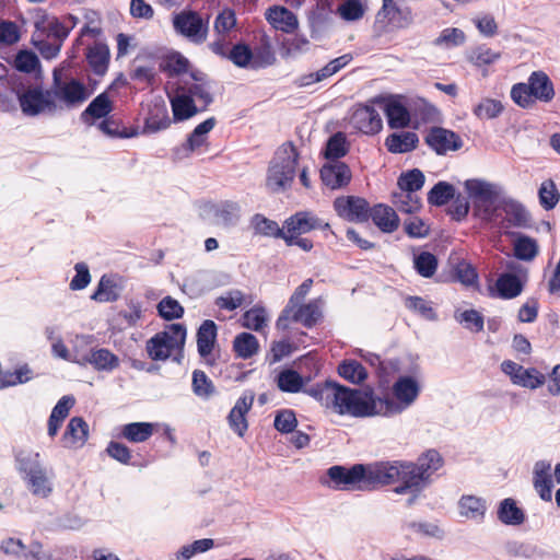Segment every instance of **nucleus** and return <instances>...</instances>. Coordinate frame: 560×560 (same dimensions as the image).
<instances>
[{
    "label": "nucleus",
    "instance_id": "f257e3e1",
    "mask_svg": "<svg viewBox=\"0 0 560 560\" xmlns=\"http://www.w3.org/2000/svg\"><path fill=\"white\" fill-rule=\"evenodd\" d=\"M420 383L413 376H399L384 398L347 388L335 382H326L307 393L323 407L338 415L353 417H392L411 407L420 394Z\"/></svg>",
    "mask_w": 560,
    "mask_h": 560
},
{
    "label": "nucleus",
    "instance_id": "f03ea898",
    "mask_svg": "<svg viewBox=\"0 0 560 560\" xmlns=\"http://www.w3.org/2000/svg\"><path fill=\"white\" fill-rule=\"evenodd\" d=\"M472 205V214L483 222H493L500 209L502 188L482 179H467L464 184Z\"/></svg>",
    "mask_w": 560,
    "mask_h": 560
},
{
    "label": "nucleus",
    "instance_id": "7ed1b4c3",
    "mask_svg": "<svg viewBox=\"0 0 560 560\" xmlns=\"http://www.w3.org/2000/svg\"><path fill=\"white\" fill-rule=\"evenodd\" d=\"M299 153L291 143L282 144L276 152L267 175V187L275 192L289 188L295 177Z\"/></svg>",
    "mask_w": 560,
    "mask_h": 560
},
{
    "label": "nucleus",
    "instance_id": "20e7f679",
    "mask_svg": "<svg viewBox=\"0 0 560 560\" xmlns=\"http://www.w3.org/2000/svg\"><path fill=\"white\" fill-rule=\"evenodd\" d=\"M186 328L182 324H172L147 342L149 357L164 361L173 354H179L186 340Z\"/></svg>",
    "mask_w": 560,
    "mask_h": 560
},
{
    "label": "nucleus",
    "instance_id": "39448f33",
    "mask_svg": "<svg viewBox=\"0 0 560 560\" xmlns=\"http://www.w3.org/2000/svg\"><path fill=\"white\" fill-rule=\"evenodd\" d=\"M19 470L23 474L28 490L39 498H47L52 492L54 472L46 467L38 453L19 460Z\"/></svg>",
    "mask_w": 560,
    "mask_h": 560
},
{
    "label": "nucleus",
    "instance_id": "423d86ee",
    "mask_svg": "<svg viewBox=\"0 0 560 560\" xmlns=\"http://www.w3.org/2000/svg\"><path fill=\"white\" fill-rule=\"evenodd\" d=\"M408 464L411 466L408 469L410 470L408 481H406V486L395 487L393 490L395 493H401L408 489L423 490L431 476L442 467L443 459L436 451L430 450L423 453L417 463L408 462Z\"/></svg>",
    "mask_w": 560,
    "mask_h": 560
},
{
    "label": "nucleus",
    "instance_id": "0eeeda50",
    "mask_svg": "<svg viewBox=\"0 0 560 560\" xmlns=\"http://www.w3.org/2000/svg\"><path fill=\"white\" fill-rule=\"evenodd\" d=\"M411 466L408 462L394 460L382 462L366 466L368 487L375 485H390L400 482L399 486H406Z\"/></svg>",
    "mask_w": 560,
    "mask_h": 560
},
{
    "label": "nucleus",
    "instance_id": "6e6552de",
    "mask_svg": "<svg viewBox=\"0 0 560 560\" xmlns=\"http://www.w3.org/2000/svg\"><path fill=\"white\" fill-rule=\"evenodd\" d=\"M54 89L51 94L54 95V100L57 103L59 101L66 107L72 108L81 105L85 102L90 93L86 86L77 79H61V74L59 70H54Z\"/></svg>",
    "mask_w": 560,
    "mask_h": 560
},
{
    "label": "nucleus",
    "instance_id": "1a4fd4ad",
    "mask_svg": "<svg viewBox=\"0 0 560 560\" xmlns=\"http://www.w3.org/2000/svg\"><path fill=\"white\" fill-rule=\"evenodd\" d=\"M18 100L23 114L27 116L51 114L58 108L51 91L38 86L27 88L19 92Z\"/></svg>",
    "mask_w": 560,
    "mask_h": 560
},
{
    "label": "nucleus",
    "instance_id": "9d476101",
    "mask_svg": "<svg viewBox=\"0 0 560 560\" xmlns=\"http://www.w3.org/2000/svg\"><path fill=\"white\" fill-rule=\"evenodd\" d=\"M322 306L319 300H312L308 303H301L288 312L284 307L277 320L279 329H288L291 322L301 323L305 327L314 326L322 317Z\"/></svg>",
    "mask_w": 560,
    "mask_h": 560
},
{
    "label": "nucleus",
    "instance_id": "9b49d317",
    "mask_svg": "<svg viewBox=\"0 0 560 560\" xmlns=\"http://www.w3.org/2000/svg\"><path fill=\"white\" fill-rule=\"evenodd\" d=\"M328 476L335 487L342 490L368 489L366 466L354 465L351 468L332 466L328 469Z\"/></svg>",
    "mask_w": 560,
    "mask_h": 560
},
{
    "label": "nucleus",
    "instance_id": "f8f14e48",
    "mask_svg": "<svg viewBox=\"0 0 560 560\" xmlns=\"http://www.w3.org/2000/svg\"><path fill=\"white\" fill-rule=\"evenodd\" d=\"M349 126L364 135H376L383 128L380 113L370 105L352 107L348 116Z\"/></svg>",
    "mask_w": 560,
    "mask_h": 560
},
{
    "label": "nucleus",
    "instance_id": "ddd939ff",
    "mask_svg": "<svg viewBox=\"0 0 560 560\" xmlns=\"http://www.w3.org/2000/svg\"><path fill=\"white\" fill-rule=\"evenodd\" d=\"M501 370L509 375L514 385L536 389L546 382L545 375L535 368L525 369L523 365L505 360L501 363Z\"/></svg>",
    "mask_w": 560,
    "mask_h": 560
},
{
    "label": "nucleus",
    "instance_id": "4468645a",
    "mask_svg": "<svg viewBox=\"0 0 560 560\" xmlns=\"http://www.w3.org/2000/svg\"><path fill=\"white\" fill-rule=\"evenodd\" d=\"M173 25L176 32L194 42H203L206 39L207 25L197 12L182 11L175 14Z\"/></svg>",
    "mask_w": 560,
    "mask_h": 560
},
{
    "label": "nucleus",
    "instance_id": "2eb2a0df",
    "mask_svg": "<svg viewBox=\"0 0 560 560\" xmlns=\"http://www.w3.org/2000/svg\"><path fill=\"white\" fill-rule=\"evenodd\" d=\"M328 223H323L310 212H298L285 220L283 225V240L292 241L296 235H302L316 229H326Z\"/></svg>",
    "mask_w": 560,
    "mask_h": 560
},
{
    "label": "nucleus",
    "instance_id": "dca6fc26",
    "mask_svg": "<svg viewBox=\"0 0 560 560\" xmlns=\"http://www.w3.org/2000/svg\"><path fill=\"white\" fill-rule=\"evenodd\" d=\"M180 86L191 95L200 110L206 109L213 101L212 83L202 73H192Z\"/></svg>",
    "mask_w": 560,
    "mask_h": 560
},
{
    "label": "nucleus",
    "instance_id": "f3484780",
    "mask_svg": "<svg viewBox=\"0 0 560 560\" xmlns=\"http://www.w3.org/2000/svg\"><path fill=\"white\" fill-rule=\"evenodd\" d=\"M334 208L339 217L354 222H364L369 218V203L360 197L342 196L336 198Z\"/></svg>",
    "mask_w": 560,
    "mask_h": 560
},
{
    "label": "nucleus",
    "instance_id": "a211bd4d",
    "mask_svg": "<svg viewBox=\"0 0 560 560\" xmlns=\"http://www.w3.org/2000/svg\"><path fill=\"white\" fill-rule=\"evenodd\" d=\"M425 142L440 155L457 151L463 145V141L457 133L442 127L431 128L425 137Z\"/></svg>",
    "mask_w": 560,
    "mask_h": 560
},
{
    "label": "nucleus",
    "instance_id": "6ab92c4d",
    "mask_svg": "<svg viewBox=\"0 0 560 560\" xmlns=\"http://www.w3.org/2000/svg\"><path fill=\"white\" fill-rule=\"evenodd\" d=\"M323 184L329 189H341L349 185L352 178L350 167L339 161L327 162L320 168Z\"/></svg>",
    "mask_w": 560,
    "mask_h": 560
},
{
    "label": "nucleus",
    "instance_id": "aec40b11",
    "mask_svg": "<svg viewBox=\"0 0 560 560\" xmlns=\"http://www.w3.org/2000/svg\"><path fill=\"white\" fill-rule=\"evenodd\" d=\"M351 61H352L351 54H345L340 57H337V58L330 60L327 65H325L319 70L301 75L296 81L298 85L301 88H305V86H310L314 83L322 82V81L332 77L337 72H339Z\"/></svg>",
    "mask_w": 560,
    "mask_h": 560
},
{
    "label": "nucleus",
    "instance_id": "412c9836",
    "mask_svg": "<svg viewBox=\"0 0 560 560\" xmlns=\"http://www.w3.org/2000/svg\"><path fill=\"white\" fill-rule=\"evenodd\" d=\"M170 126L171 118L165 103L162 100L154 101L149 106V113L140 135L155 133L167 129Z\"/></svg>",
    "mask_w": 560,
    "mask_h": 560
},
{
    "label": "nucleus",
    "instance_id": "4be33fe9",
    "mask_svg": "<svg viewBox=\"0 0 560 560\" xmlns=\"http://www.w3.org/2000/svg\"><path fill=\"white\" fill-rule=\"evenodd\" d=\"M119 358L106 348L90 349V353H82L81 366L92 365L96 371L110 372L119 366Z\"/></svg>",
    "mask_w": 560,
    "mask_h": 560
},
{
    "label": "nucleus",
    "instance_id": "5701e85b",
    "mask_svg": "<svg viewBox=\"0 0 560 560\" xmlns=\"http://www.w3.org/2000/svg\"><path fill=\"white\" fill-rule=\"evenodd\" d=\"M533 485L540 499L551 501L552 499V475L551 463L547 460H538L533 469Z\"/></svg>",
    "mask_w": 560,
    "mask_h": 560
},
{
    "label": "nucleus",
    "instance_id": "b1692460",
    "mask_svg": "<svg viewBox=\"0 0 560 560\" xmlns=\"http://www.w3.org/2000/svg\"><path fill=\"white\" fill-rule=\"evenodd\" d=\"M384 112L392 129L405 128L410 122V114L401 96H390L384 101Z\"/></svg>",
    "mask_w": 560,
    "mask_h": 560
},
{
    "label": "nucleus",
    "instance_id": "393cba45",
    "mask_svg": "<svg viewBox=\"0 0 560 560\" xmlns=\"http://www.w3.org/2000/svg\"><path fill=\"white\" fill-rule=\"evenodd\" d=\"M253 402L254 396L245 394L236 400L229 413V425L238 436H244L248 428L246 415L250 410Z\"/></svg>",
    "mask_w": 560,
    "mask_h": 560
},
{
    "label": "nucleus",
    "instance_id": "a878e982",
    "mask_svg": "<svg viewBox=\"0 0 560 560\" xmlns=\"http://www.w3.org/2000/svg\"><path fill=\"white\" fill-rule=\"evenodd\" d=\"M265 16L273 28L284 33H292L299 26V21L295 14L281 5L269 8L266 11Z\"/></svg>",
    "mask_w": 560,
    "mask_h": 560
},
{
    "label": "nucleus",
    "instance_id": "bb28decb",
    "mask_svg": "<svg viewBox=\"0 0 560 560\" xmlns=\"http://www.w3.org/2000/svg\"><path fill=\"white\" fill-rule=\"evenodd\" d=\"M171 105L173 110V117L176 121H182L192 117L198 110H200L191 95L187 94L180 85L176 89L174 95L171 97Z\"/></svg>",
    "mask_w": 560,
    "mask_h": 560
},
{
    "label": "nucleus",
    "instance_id": "cd10ccee",
    "mask_svg": "<svg viewBox=\"0 0 560 560\" xmlns=\"http://www.w3.org/2000/svg\"><path fill=\"white\" fill-rule=\"evenodd\" d=\"M89 438V425L80 417L72 418L62 435L63 446L67 448L82 447Z\"/></svg>",
    "mask_w": 560,
    "mask_h": 560
},
{
    "label": "nucleus",
    "instance_id": "c85d7f7f",
    "mask_svg": "<svg viewBox=\"0 0 560 560\" xmlns=\"http://www.w3.org/2000/svg\"><path fill=\"white\" fill-rule=\"evenodd\" d=\"M211 222L215 225L229 228L240 219V207L235 202L224 201L213 205L209 209Z\"/></svg>",
    "mask_w": 560,
    "mask_h": 560
},
{
    "label": "nucleus",
    "instance_id": "c756f323",
    "mask_svg": "<svg viewBox=\"0 0 560 560\" xmlns=\"http://www.w3.org/2000/svg\"><path fill=\"white\" fill-rule=\"evenodd\" d=\"M159 430L160 423L158 422H131L120 428V436L131 443H142Z\"/></svg>",
    "mask_w": 560,
    "mask_h": 560
},
{
    "label": "nucleus",
    "instance_id": "7c9ffc66",
    "mask_svg": "<svg viewBox=\"0 0 560 560\" xmlns=\"http://www.w3.org/2000/svg\"><path fill=\"white\" fill-rule=\"evenodd\" d=\"M402 0H383V14L387 22L394 27H405L411 23V12L401 5Z\"/></svg>",
    "mask_w": 560,
    "mask_h": 560
},
{
    "label": "nucleus",
    "instance_id": "2f4dec72",
    "mask_svg": "<svg viewBox=\"0 0 560 560\" xmlns=\"http://www.w3.org/2000/svg\"><path fill=\"white\" fill-rule=\"evenodd\" d=\"M525 281L526 276L522 279L513 273H502L498 277L494 284L497 295L505 300L514 299L522 293Z\"/></svg>",
    "mask_w": 560,
    "mask_h": 560
},
{
    "label": "nucleus",
    "instance_id": "473e14b6",
    "mask_svg": "<svg viewBox=\"0 0 560 560\" xmlns=\"http://www.w3.org/2000/svg\"><path fill=\"white\" fill-rule=\"evenodd\" d=\"M217 338V325L212 320H205L197 331V347L201 358L212 363L211 353Z\"/></svg>",
    "mask_w": 560,
    "mask_h": 560
},
{
    "label": "nucleus",
    "instance_id": "72a5a7b5",
    "mask_svg": "<svg viewBox=\"0 0 560 560\" xmlns=\"http://www.w3.org/2000/svg\"><path fill=\"white\" fill-rule=\"evenodd\" d=\"M371 215L374 224L384 233H393L399 226V218L396 211L386 205H377L372 210Z\"/></svg>",
    "mask_w": 560,
    "mask_h": 560
},
{
    "label": "nucleus",
    "instance_id": "f704fd0d",
    "mask_svg": "<svg viewBox=\"0 0 560 560\" xmlns=\"http://www.w3.org/2000/svg\"><path fill=\"white\" fill-rule=\"evenodd\" d=\"M513 254L522 261H533L539 254L537 240L526 234L517 233L512 241Z\"/></svg>",
    "mask_w": 560,
    "mask_h": 560
},
{
    "label": "nucleus",
    "instance_id": "c9c22d12",
    "mask_svg": "<svg viewBox=\"0 0 560 560\" xmlns=\"http://www.w3.org/2000/svg\"><path fill=\"white\" fill-rule=\"evenodd\" d=\"M528 85L535 101L549 102L555 95L553 84L542 71H535L528 78Z\"/></svg>",
    "mask_w": 560,
    "mask_h": 560
},
{
    "label": "nucleus",
    "instance_id": "e433bc0d",
    "mask_svg": "<svg viewBox=\"0 0 560 560\" xmlns=\"http://www.w3.org/2000/svg\"><path fill=\"white\" fill-rule=\"evenodd\" d=\"M458 510L460 516L479 523L485 517L487 504L481 498L475 495H463L458 501Z\"/></svg>",
    "mask_w": 560,
    "mask_h": 560
},
{
    "label": "nucleus",
    "instance_id": "4c0bfd02",
    "mask_svg": "<svg viewBox=\"0 0 560 560\" xmlns=\"http://www.w3.org/2000/svg\"><path fill=\"white\" fill-rule=\"evenodd\" d=\"M113 110V102L106 92L97 95L81 114L85 124L92 125L95 119L106 117Z\"/></svg>",
    "mask_w": 560,
    "mask_h": 560
},
{
    "label": "nucleus",
    "instance_id": "58836bf2",
    "mask_svg": "<svg viewBox=\"0 0 560 560\" xmlns=\"http://www.w3.org/2000/svg\"><path fill=\"white\" fill-rule=\"evenodd\" d=\"M419 138L416 132L400 131L389 135L385 140L387 150L392 153H407L417 148Z\"/></svg>",
    "mask_w": 560,
    "mask_h": 560
},
{
    "label": "nucleus",
    "instance_id": "ea45409f",
    "mask_svg": "<svg viewBox=\"0 0 560 560\" xmlns=\"http://www.w3.org/2000/svg\"><path fill=\"white\" fill-rule=\"evenodd\" d=\"M498 518L505 525H521L525 521L524 511L517 505L516 501L506 498L502 500L498 508Z\"/></svg>",
    "mask_w": 560,
    "mask_h": 560
},
{
    "label": "nucleus",
    "instance_id": "a19ab883",
    "mask_svg": "<svg viewBox=\"0 0 560 560\" xmlns=\"http://www.w3.org/2000/svg\"><path fill=\"white\" fill-rule=\"evenodd\" d=\"M215 125L214 118H208L194 129L189 135L187 142L183 145V150L187 153L194 152L207 143L208 133Z\"/></svg>",
    "mask_w": 560,
    "mask_h": 560
},
{
    "label": "nucleus",
    "instance_id": "79ce46f5",
    "mask_svg": "<svg viewBox=\"0 0 560 560\" xmlns=\"http://www.w3.org/2000/svg\"><path fill=\"white\" fill-rule=\"evenodd\" d=\"M233 349L241 359H249L259 350L257 338L249 332L238 334L233 341Z\"/></svg>",
    "mask_w": 560,
    "mask_h": 560
},
{
    "label": "nucleus",
    "instance_id": "37998d69",
    "mask_svg": "<svg viewBox=\"0 0 560 560\" xmlns=\"http://www.w3.org/2000/svg\"><path fill=\"white\" fill-rule=\"evenodd\" d=\"M392 202L398 211L404 213H415L421 208V200L417 194L400 189L393 192Z\"/></svg>",
    "mask_w": 560,
    "mask_h": 560
},
{
    "label": "nucleus",
    "instance_id": "c03bdc74",
    "mask_svg": "<svg viewBox=\"0 0 560 560\" xmlns=\"http://www.w3.org/2000/svg\"><path fill=\"white\" fill-rule=\"evenodd\" d=\"M90 67L96 74H104L108 67L109 50L106 45L95 44L86 55Z\"/></svg>",
    "mask_w": 560,
    "mask_h": 560
},
{
    "label": "nucleus",
    "instance_id": "a18cd8bd",
    "mask_svg": "<svg viewBox=\"0 0 560 560\" xmlns=\"http://www.w3.org/2000/svg\"><path fill=\"white\" fill-rule=\"evenodd\" d=\"M339 375L352 384H361L368 377L365 368L355 360H345L338 366Z\"/></svg>",
    "mask_w": 560,
    "mask_h": 560
},
{
    "label": "nucleus",
    "instance_id": "49530a36",
    "mask_svg": "<svg viewBox=\"0 0 560 560\" xmlns=\"http://www.w3.org/2000/svg\"><path fill=\"white\" fill-rule=\"evenodd\" d=\"M311 43L302 35H295L293 37L283 40L281 46V56L283 58L295 59L310 51Z\"/></svg>",
    "mask_w": 560,
    "mask_h": 560
},
{
    "label": "nucleus",
    "instance_id": "de8ad7c7",
    "mask_svg": "<svg viewBox=\"0 0 560 560\" xmlns=\"http://www.w3.org/2000/svg\"><path fill=\"white\" fill-rule=\"evenodd\" d=\"M349 151V143L347 137L342 132H337L331 136L326 144L325 158L327 160L337 161L345 156Z\"/></svg>",
    "mask_w": 560,
    "mask_h": 560
},
{
    "label": "nucleus",
    "instance_id": "09e8293b",
    "mask_svg": "<svg viewBox=\"0 0 560 560\" xmlns=\"http://www.w3.org/2000/svg\"><path fill=\"white\" fill-rule=\"evenodd\" d=\"M268 323V315L264 307L255 306L246 311L242 316V325L255 331L262 330Z\"/></svg>",
    "mask_w": 560,
    "mask_h": 560
},
{
    "label": "nucleus",
    "instance_id": "8fccbe9b",
    "mask_svg": "<svg viewBox=\"0 0 560 560\" xmlns=\"http://www.w3.org/2000/svg\"><path fill=\"white\" fill-rule=\"evenodd\" d=\"M505 220L511 226L525 228L529 223V215L525 208L514 201L504 206Z\"/></svg>",
    "mask_w": 560,
    "mask_h": 560
},
{
    "label": "nucleus",
    "instance_id": "3c124183",
    "mask_svg": "<svg viewBox=\"0 0 560 560\" xmlns=\"http://www.w3.org/2000/svg\"><path fill=\"white\" fill-rule=\"evenodd\" d=\"M277 385L285 393H298L304 385L303 377L293 370H284L277 376Z\"/></svg>",
    "mask_w": 560,
    "mask_h": 560
},
{
    "label": "nucleus",
    "instance_id": "603ef678",
    "mask_svg": "<svg viewBox=\"0 0 560 560\" xmlns=\"http://www.w3.org/2000/svg\"><path fill=\"white\" fill-rule=\"evenodd\" d=\"M455 319L470 331H481L483 329V317L476 310L455 311Z\"/></svg>",
    "mask_w": 560,
    "mask_h": 560
},
{
    "label": "nucleus",
    "instance_id": "864d4df0",
    "mask_svg": "<svg viewBox=\"0 0 560 560\" xmlns=\"http://www.w3.org/2000/svg\"><path fill=\"white\" fill-rule=\"evenodd\" d=\"M252 226L255 232L260 235L283 238V229H280L277 222L269 220L261 214L253 217Z\"/></svg>",
    "mask_w": 560,
    "mask_h": 560
},
{
    "label": "nucleus",
    "instance_id": "5fc2aeb1",
    "mask_svg": "<svg viewBox=\"0 0 560 560\" xmlns=\"http://www.w3.org/2000/svg\"><path fill=\"white\" fill-rule=\"evenodd\" d=\"M398 189L417 194L424 184V175L418 170H411L407 173H402L398 178Z\"/></svg>",
    "mask_w": 560,
    "mask_h": 560
},
{
    "label": "nucleus",
    "instance_id": "6e6d98bb",
    "mask_svg": "<svg viewBox=\"0 0 560 560\" xmlns=\"http://www.w3.org/2000/svg\"><path fill=\"white\" fill-rule=\"evenodd\" d=\"M33 372L27 365L20 366L14 372H4L0 375V389L24 384L32 380Z\"/></svg>",
    "mask_w": 560,
    "mask_h": 560
},
{
    "label": "nucleus",
    "instance_id": "4d7b16f0",
    "mask_svg": "<svg viewBox=\"0 0 560 560\" xmlns=\"http://www.w3.org/2000/svg\"><path fill=\"white\" fill-rule=\"evenodd\" d=\"M366 0H343L338 7L339 15L346 21H357L365 12Z\"/></svg>",
    "mask_w": 560,
    "mask_h": 560
},
{
    "label": "nucleus",
    "instance_id": "13d9d810",
    "mask_svg": "<svg viewBox=\"0 0 560 560\" xmlns=\"http://www.w3.org/2000/svg\"><path fill=\"white\" fill-rule=\"evenodd\" d=\"M413 266L420 276L430 278L436 271L438 259L433 254L429 252H422L419 255H415Z\"/></svg>",
    "mask_w": 560,
    "mask_h": 560
},
{
    "label": "nucleus",
    "instance_id": "bf43d9fd",
    "mask_svg": "<svg viewBox=\"0 0 560 560\" xmlns=\"http://www.w3.org/2000/svg\"><path fill=\"white\" fill-rule=\"evenodd\" d=\"M156 308L159 315L165 320L178 319L184 314V307L172 296L163 298Z\"/></svg>",
    "mask_w": 560,
    "mask_h": 560
},
{
    "label": "nucleus",
    "instance_id": "052dcab7",
    "mask_svg": "<svg viewBox=\"0 0 560 560\" xmlns=\"http://www.w3.org/2000/svg\"><path fill=\"white\" fill-rule=\"evenodd\" d=\"M455 188L446 182L438 183L429 192L428 201L431 205L442 206L454 198Z\"/></svg>",
    "mask_w": 560,
    "mask_h": 560
},
{
    "label": "nucleus",
    "instance_id": "680f3d73",
    "mask_svg": "<svg viewBox=\"0 0 560 560\" xmlns=\"http://www.w3.org/2000/svg\"><path fill=\"white\" fill-rule=\"evenodd\" d=\"M538 195L540 205L546 210L553 209L559 202L560 195L556 184L551 179L541 183Z\"/></svg>",
    "mask_w": 560,
    "mask_h": 560
},
{
    "label": "nucleus",
    "instance_id": "e2e57ef3",
    "mask_svg": "<svg viewBox=\"0 0 560 560\" xmlns=\"http://www.w3.org/2000/svg\"><path fill=\"white\" fill-rule=\"evenodd\" d=\"M236 67L253 69V54L249 46L236 44L229 52V58Z\"/></svg>",
    "mask_w": 560,
    "mask_h": 560
},
{
    "label": "nucleus",
    "instance_id": "0e129e2a",
    "mask_svg": "<svg viewBox=\"0 0 560 560\" xmlns=\"http://www.w3.org/2000/svg\"><path fill=\"white\" fill-rule=\"evenodd\" d=\"M189 62L179 52H171L164 57L161 67L171 74H180L188 70Z\"/></svg>",
    "mask_w": 560,
    "mask_h": 560
},
{
    "label": "nucleus",
    "instance_id": "69168bd1",
    "mask_svg": "<svg viewBox=\"0 0 560 560\" xmlns=\"http://www.w3.org/2000/svg\"><path fill=\"white\" fill-rule=\"evenodd\" d=\"M503 110L500 101L485 98L474 108V114L480 119H492L498 117Z\"/></svg>",
    "mask_w": 560,
    "mask_h": 560
},
{
    "label": "nucleus",
    "instance_id": "338daca9",
    "mask_svg": "<svg viewBox=\"0 0 560 560\" xmlns=\"http://www.w3.org/2000/svg\"><path fill=\"white\" fill-rule=\"evenodd\" d=\"M42 27L49 37H54L61 43L68 36L72 25H66L57 18H46L42 22Z\"/></svg>",
    "mask_w": 560,
    "mask_h": 560
},
{
    "label": "nucleus",
    "instance_id": "774afa93",
    "mask_svg": "<svg viewBox=\"0 0 560 560\" xmlns=\"http://www.w3.org/2000/svg\"><path fill=\"white\" fill-rule=\"evenodd\" d=\"M245 303V294L240 290H230L215 300L221 310L234 311Z\"/></svg>",
    "mask_w": 560,
    "mask_h": 560
}]
</instances>
